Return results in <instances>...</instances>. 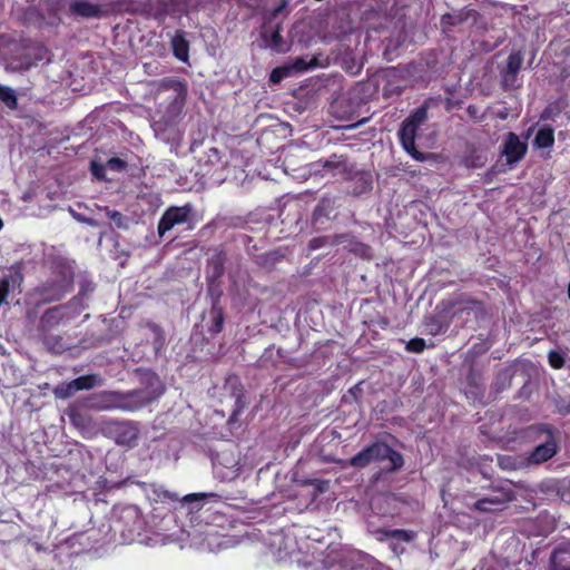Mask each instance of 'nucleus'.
<instances>
[{"instance_id": "f3484780", "label": "nucleus", "mask_w": 570, "mask_h": 570, "mask_svg": "<svg viewBox=\"0 0 570 570\" xmlns=\"http://www.w3.org/2000/svg\"><path fill=\"white\" fill-rule=\"evenodd\" d=\"M291 75V68L286 65L274 69L271 73L272 82H279L283 78Z\"/></svg>"}, {"instance_id": "0eeeda50", "label": "nucleus", "mask_w": 570, "mask_h": 570, "mask_svg": "<svg viewBox=\"0 0 570 570\" xmlns=\"http://www.w3.org/2000/svg\"><path fill=\"white\" fill-rule=\"evenodd\" d=\"M527 151V145L520 140V138L510 132L503 144V155L507 158V163L512 165L521 160Z\"/></svg>"}, {"instance_id": "2eb2a0df", "label": "nucleus", "mask_w": 570, "mask_h": 570, "mask_svg": "<svg viewBox=\"0 0 570 570\" xmlns=\"http://www.w3.org/2000/svg\"><path fill=\"white\" fill-rule=\"evenodd\" d=\"M522 65V56L520 52H512L508 57L507 68L511 75H515Z\"/></svg>"}, {"instance_id": "c756f323", "label": "nucleus", "mask_w": 570, "mask_h": 570, "mask_svg": "<svg viewBox=\"0 0 570 570\" xmlns=\"http://www.w3.org/2000/svg\"><path fill=\"white\" fill-rule=\"evenodd\" d=\"M357 556L360 557V559L366 561L367 563H372V558H370L368 556H364L362 553H357Z\"/></svg>"}, {"instance_id": "393cba45", "label": "nucleus", "mask_w": 570, "mask_h": 570, "mask_svg": "<svg viewBox=\"0 0 570 570\" xmlns=\"http://www.w3.org/2000/svg\"><path fill=\"white\" fill-rule=\"evenodd\" d=\"M205 494L204 493H190V494H187L185 498H184V501L186 502H190V501H195V500H199L202 498H204Z\"/></svg>"}, {"instance_id": "6ab92c4d", "label": "nucleus", "mask_w": 570, "mask_h": 570, "mask_svg": "<svg viewBox=\"0 0 570 570\" xmlns=\"http://www.w3.org/2000/svg\"><path fill=\"white\" fill-rule=\"evenodd\" d=\"M291 68L292 72H302L307 70L311 67L309 62H306L303 58L295 59L292 63L287 65Z\"/></svg>"}, {"instance_id": "b1692460", "label": "nucleus", "mask_w": 570, "mask_h": 570, "mask_svg": "<svg viewBox=\"0 0 570 570\" xmlns=\"http://www.w3.org/2000/svg\"><path fill=\"white\" fill-rule=\"evenodd\" d=\"M281 42H282V36L279 33V30L277 29L272 35L271 45L275 49H281Z\"/></svg>"}, {"instance_id": "ddd939ff", "label": "nucleus", "mask_w": 570, "mask_h": 570, "mask_svg": "<svg viewBox=\"0 0 570 570\" xmlns=\"http://www.w3.org/2000/svg\"><path fill=\"white\" fill-rule=\"evenodd\" d=\"M0 101L10 109H16L18 102L14 90L10 87L0 85Z\"/></svg>"}, {"instance_id": "7c9ffc66", "label": "nucleus", "mask_w": 570, "mask_h": 570, "mask_svg": "<svg viewBox=\"0 0 570 570\" xmlns=\"http://www.w3.org/2000/svg\"><path fill=\"white\" fill-rule=\"evenodd\" d=\"M108 214H109L110 218H112V219H116V218L120 217V214L117 213V212H112V213L109 212Z\"/></svg>"}, {"instance_id": "4be33fe9", "label": "nucleus", "mask_w": 570, "mask_h": 570, "mask_svg": "<svg viewBox=\"0 0 570 570\" xmlns=\"http://www.w3.org/2000/svg\"><path fill=\"white\" fill-rule=\"evenodd\" d=\"M9 292V283L7 279L0 281V305L6 302Z\"/></svg>"}, {"instance_id": "a211bd4d", "label": "nucleus", "mask_w": 570, "mask_h": 570, "mask_svg": "<svg viewBox=\"0 0 570 570\" xmlns=\"http://www.w3.org/2000/svg\"><path fill=\"white\" fill-rule=\"evenodd\" d=\"M425 348V342L423 338H412L406 343V350L413 353H421Z\"/></svg>"}, {"instance_id": "39448f33", "label": "nucleus", "mask_w": 570, "mask_h": 570, "mask_svg": "<svg viewBox=\"0 0 570 570\" xmlns=\"http://www.w3.org/2000/svg\"><path fill=\"white\" fill-rule=\"evenodd\" d=\"M191 206H173L169 207L161 216L158 223V234L163 237L167 232L173 229L177 225L186 223L190 216Z\"/></svg>"}, {"instance_id": "4468645a", "label": "nucleus", "mask_w": 570, "mask_h": 570, "mask_svg": "<svg viewBox=\"0 0 570 570\" xmlns=\"http://www.w3.org/2000/svg\"><path fill=\"white\" fill-rule=\"evenodd\" d=\"M173 48H174L175 56L179 60H181V61H186L187 60V58H188V46H187V42L185 41L184 38H181L180 36H176L173 39Z\"/></svg>"}, {"instance_id": "9b49d317", "label": "nucleus", "mask_w": 570, "mask_h": 570, "mask_svg": "<svg viewBox=\"0 0 570 570\" xmlns=\"http://www.w3.org/2000/svg\"><path fill=\"white\" fill-rule=\"evenodd\" d=\"M70 10L78 16L85 18H95L99 17L101 13V8L97 4L87 1H76L70 6Z\"/></svg>"}, {"instance_id": "f03ea898", "label": "nucleus", "mask_w": 570, "mask_h": 570, "mask_svg": "<svg viewBox=\"0 0 570 570\" xmlns=\"http://www.w3.org/2000/svg\"><path fill=\"white\" fill-rule=\"evenodd\" d=\"M390 460V469L395 470L403 465L401 454L392 450L387 444L377 442L362 450L350 460V464L355 468H364L371 462Z\"/></svg>"}, {"instance_id": "f257e3e1", "label": "nucleus", "mask_w": 570, "mask_h": 570, "mask_svg": "<svg viewBox=\"0 0 570 570\" xmlns=\"http://www.w3.org/2000/svg\"><path fill=\"white\" fill-rule=\"evenodd\" d=\"M161 541L164 543L178 541L181 547L188 543L190 547L210 552L229 549L240 542L236 535L220 534L213 525L207 523L194 524L188 530H180V534L170 535Z\"/></svg>"}, {"instance_id": "aec40b11", "label": "nucleus", "mask_w": 570, "mask_h": 570, "mask_svg": "<svg viewBox=\"0 0 570 570\" xmlns=\"http://www.w3.org/2000/svg\"><path fill=\"white\" fill-rule=\"evenodd\" d=\"M549 363L553 368H561L564 365L563 355L559 352L551 351L549 353Z\"/></svg>"}, {"instance_id": "dca6fc26", "label": "nucleus", "mask_w": 570, "mask_h": 570, "mask_svg": "<svg viewBox=\"0 0 570 570\" xmlns=\"http://www.w3.org/2000/svg\"><path fill=\"white\" fill-rule=\"evenodd\" d=\"M387 535L404 542H410L415 538V533L407 530H393L390 531Z\"/></svg>"}, {"instance_id": "c85d7f7f", "label": "nucleus", "mask_w": 570, "mask_h": 570, "mask_svg": "<svg viewBox=\"0 0 570 570\" xmlns=\"http://www.w3.org/2000/svg\"><path fill=\"white\" fill-rule=\"evenodd\" d=\"M222 326H223V316L220 315V313H217V315H216V331L219 332L222 330Z\"/></svg>"}, {"instance_id": "5701e85b", "label": "nucleus", "mask_w": 570, "mask_h": 570, "mask_svg": "<svg viewBox=\"0 0 570 570\" xmlns=\"http://www.w3.org/2000/svg\"><path fill=\"white\" fill-rule=\"evenodd\" d=\"M107 166L110 169L119 170V169H122L125 167V163L121 159H119V158H111V159L108 160Z\"/></svg>"}, {"instance_id": "9d476101", "label": "nucleus", "mask_w": 570, "mask_h": 570, "mask_svg": "<svg viewBox=\"0 0 570 570\" xmlns=\"http://www.w3.org/2000/svg\"><path fill=\"white\" fill-rule=\"evenodd\" d=\"M557 452V445L553 441H548L543 444L538 445L530 455V462L542 463L551 459Z\"/></svg>"}, {"instance_id": "f8f14e48", "label": "nucleus", "mask_w": 570, "mask_h": 570, "mask_svg": "<svg viewBox=\"0 0 570 570\" xmlns=\"http://www.w3.org/2000/svg\"><path fill=\"white\" fill-rule=\"evenodd\" d=\"M554 142L553 130L549 127H543L537 132L534 145L538 148H549Z\"/></svg>"}, {"instance_id": "6e6552de", "label": "nucleus", "mask_w": 570, "mask_h": 570, "mask_svg": "<svg viewBox=\"0 0 570 570\" xmlns=\"http://www.w3.org/2000/svg\"><path fill=\"white\" fill-rule=\"evenodd\" d=\"M139 430L135 424L122 423L117 429V443L132 448L137 444Z\"/></svg>"}, {"instance_id": "2f4dec72", "label": "nucleus", "mask_w": 570, "mask_h": 570, "mask_svg": "<svg viewBox=\"0 0 570 570\" xmlns=\"http://www.w3.org/2000/svg\"><path fill=\"white\" fill-rule=\"evenodd\" d=\"M568 297L570 298V282H569V286H568Z\"/></svg>"}, {"instance_id": "1a4fd4ad", "label": "nucleus", "mask_w": 570, "mask_h": 570, "mask_svg": "<svg viewBox=\"0 0 570 570\" xmlns=\"http://www.w3.org/2000/svg\"><path fill=\"white\" fill-rule=\"evenodd\" d=\"M510 500L511 497L508 493H502L500 495H491L478 500L474 503V509L481 512H492L501 509V507Z\"/></svg>"}, {"instance_id": "412c9836", "label": "nucleus", "mask_w": 570, "mask_h": 570, "mask_svg": "<svg viewBox=\"0 0 570 570\" xmlns=\"http://www.w3.org/2000/svg\"><path fill=\"white\" fill-rule=\"evenodd\" d=\"M352 252H354L356 255H360V256H363V257H367L370 256V248L368 246L362 244V243H356L352 248H351Z\"/></svg>"}, {"instance_id": "473e14b6", "label": "nucleus", "mask_w": 570, "mask_h": 570, "mask_svg": "<svg viewBox=\"0 0 570 570\" xmlns=\"http://www.w3.org/2000/svg\"><path fill=\"white\" fill-rule=\"evenodd\" d=\"M3 227L2 219L0 218V229Z\"/></svg>"}, {"instance_id": "20e7f679", "label": "nucleus", "mask_w": 570, "mask_h": 570, "mask_svg": "<svg viewBox=\"0 0 570 570\" xmlns=\"http://www.w3.org/2000/svg\"><path fill=\"white\" fill-rule=\"evenodd\" d=\"M100 377L98 375H85L77 377L68 383H62L53 389V394L58 399H68L76 392L81 390H90L100 384Z\"/></svg>"}, {"instance_id": "a878e982", "label": "nucleus", "mask_w": 570, "mask_h": 570, "mask_svg": "<svg viewBox=\"0 0 570 570\" xmlns=\"http://www.w3.org/2000/svg\"><path fill=\"white\" fill-rule=\"evenodd\" d=\"M71 421L76 426H81L82 417L78 413H71L70 414Z\"/></svg>"}, {"instance_id": "7ed1b4c3", "label": "nucleus", "mask_w": 570, "mask_h": 570, "mask_svg": "<svg viewBox=\"0 0 570 570\" xmlns=\"http://www.w3.org/2000/svg\"><path fill=\"white\" fill-rule=\"evenodd\" d=\"M426 109L421 107L416 109L410 117L405 119L400 130V138L403 148L419 161L426 159V156L415 149L414 141L416 131L422 124L426 120Z\"/></svg>"}, {"instance_id": "cd10ccee", "label": "nucleus", "mask_w": 570, "mask_h": 570, "mask_svg": "<svg viewBox=\"0 0 570 570\" xmlns=\"http://www.w3.org/2000/svg\"><path fill=\"white\" fill-rule=\"evenodd\" d=\"M102 168L97 166V165H92V174L98 177V178H101L102 177Z\"/></svg>"}, {"instance_id": "423d86ee", "label": "nucleus", "mask_w": 570, "mask_h": 570, "mask_svg": "<svg viewBox=\"0 0 570 570\" xmlns=\"http://www.w3.org/2000/svg\"><path fill=\"white\" fill-rule=\"evenodd\" d=\"M124 395L119 392L105 391L90 397V406L100 411L122 407Z\"/></svg>"}, {"instance_id": "bb28decb", "label": "nucleus", "mask_w": 570, "mask_h": 570, "mask_svg": "<svg viewBox=\"0 0 570 570\" xmlns=\"http://www.w3.org/2000/svg\"><path fill=\"white\" fill-rule=\"evenodd\" d=\"M286 6H287V0H282V3L273 10L272 16L276 17L278 13H281L283 11V9Z\"/></svg>"}]
</instances>
